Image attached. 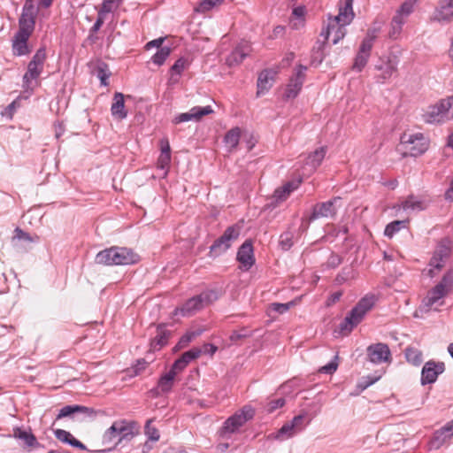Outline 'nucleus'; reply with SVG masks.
<instances>
[{"instance_id":"obj_1","label":"nucleus","mask_w":453,"mask_h":453,"mask_svg":"<svg viewBox=\"0 0 453 453\" xmlns=\"http://www.w3.org/2000/svg\"><path fill=\"white\" fill-rule=\"evenodd\" d=\"M138 434L139 426L137 423L126 419L116 420L103 434L102 444L104 449L98 451L109 452L123 441H128Z\"/></svg>"},{"instance_id":"obj_2","label":"nucleus","mask_w":453,"mask_h":453,"mask_svg":"<svg viewBox=\"0 0 453 453\" xmlns=\"http://www.w3.org/2000/svg\"><path fill=\"white\" fill-rule=\"evenodd\" d=\"M353 0H346L340 5L338 15L329 18L326 30L325 32V39L332 38L334 44L338 43L346 35V26L354 19L352 9Z\"/></svg>"},{"instance_id":"obj_3","label":"nucleus","mask_w":453,"mask_h":453,"mask_svg":"<svg viewBox=\"0 0 453 453\" xmlns=\"http://www.w3.org/2000/svg\"><path fill=\"white\" fill-rule=\"evenodd\" d=\"M139 255L127 247L112 246L99 251L95 262L102 265H127L139 261Z\"/></svg>"},{"instance_id":"obj_4","label":"nucleus","mask_w":453,"mask_h":453,"mask_svg":"<svg viewBox=\"0 0 453 453\" xmlns=\"http://www.w3.org/2000/svg\"><path fill=\"white\" fill-rule=\"evenodd\" d=\"M451 293H453V269L448 270L441 280L428 291L423 304L428 309L441 306L444 303L443 298Z\"/></svg>"},{"instance_id":"obj_5","label":"nucleus","mask_w":453,"mask_h":453,"mask_svg":"<svg viewBox=\"0 0 453 453\" xmlns=\"http://www.w3.org/2000/svg\"><path fill=\"white\" fill-rule=\"evenodd\" d=\"M376 298L373 295L365 296L351 309L339 326L341 332L350 333L374 306Z\"/></svg>"},{"instance_id":"obj_6","label":"nucleus","mask_w":453,"mask_h":453,"mask_svg":"<svg viewBox=\"0 0 453 453\" xmlns=\"http://www.w3.org/2000/svg\"><path fill=\"white\" fill-rule=\"evenodd\" d=\"M219 299V292L208 289L201 294L188 299L180 307L175 308L173 314L182 317H190L205 306Z\"/></svg>"},{"instance_id":"obj_7","label":"nucleus","mask_w":453,"mask_h":453,"mask_svg":"<svg viewBox=\"0 0 453 453\" xmlns=\"http://www.w3.org/2000/svg\"><path fill=\"white\" fill-rule=\"evenodd\" d=\"M46 59V51L43 48L39 49L27 65V70L23 75V88L27 92L32 93L34 89L40 86L39 77L43 71Z\"/></svg>"},{"instance_id":"obj_8","label":"nucleus","mask_w":453,"mask_h":453,"mask_svg":"<svg viewBox=\"0 0 453 453\" xmlns=\"http://www.w3.org/2000/svg\"><path fill=\"white\" fill-rule=\"evenodd\" d=\"M254 415L255 411L251 406H243L225 420L219 429L220 436L225 439H229L232 434L238 433L246 422L252 419Z\"/></svg>"},{"instance_id":"obj_9","label":"nucleus","mask_w":453,"mask_h":453,"mask_svg":"<svg viewBox=\"0 0 453 453\" xmlns=\"http://www.w3.org/2000/svg\"><path fill=\"white\" fill-rule=\"evenodd\" d=\"M429 142L422 133L404 132L400 140V149L403 156L418 157L428 149Z\"/></svg>"},{"instance_id":"obj_10","label":"nucleus","mask_w":453,"mask_h":453,"mask_svg":"<svg viewBox=\"0 0 453 453\" xmlns=\"http://www.w3.org/2000/svg\"><path fill=\"white\" fill-rule=\"evenodd\" d=\"M423 119L430 124H441L452 119L453 96H448L430 105L423 114Z\"/></svg>"},{"instance_id":"obj_11","label":"nucleus","mask_w":453,"mask_h":453,"mask_svg":"<svg viewBox=\"0 0 453 453\" xmlns=\"http://www.w3.org/2000/svg\"><path fill=\"white\" fill-rule=\"evenodd\" d=\"M379 29L371 28L368 29L365 37L361 42L359 50L355 58L352 69L357 72H361L366 65L368 59L371 56V51L373 46Z\"/></svg>"},{"instance_id":"obj_12","label":"nucleus","mask_w":453,"mask_h":453,"mask_svg":"<svg viewBox=\"0 0 453 453\" xmlns=\"http://www.w3.org/2000/svg\"><path fill=\"white\" fill-rule=\"evenodd\" d=\"M240 235V228L235 226H228L223 234L214 241L210 247V255L211 257H218L226 251L231 246L232 242Z\"/></svg>"},{"instance_id":"obj_13","label":"nucleus","mask_w":453,"mask_h":453,"mask_svg":"<svg viewBox=\"0 0 453 453\" xmlns=\"http://www.w3.org/2000/svg\"><path fill=\"white\" fill-rule=\"evenodd\" d=\"M37 12V8L34 4H31V1H26L22 9L21 16L19 19L18 32L32 35L35 29Z\"/></svg>"},{"instance_id":"obj_14","label":"nucleus","mask_w":453,"mask_h":453,"mask_svg":"<svg viewBox=\"0 0 453 453\" xmlns=\"http://www.w3.org/2000/svg\"><path fill=\"white\" fill-rule=\"evenodd\" d=\"M398 58L395 55L390 54L386 58H381L380 63L375 65V69L380 72L378 79L380 82H384L390 79L397 71Z\"/></svg>"},{"instance_id":"obj_15","label":"nucleus","mask_w":453,"mask_h":453,"mask_svg":"<svg viewBox=\"0 0 453 453\" xmlns=\"http://www.w3.org/2000/svg\"><path fill=\"white\" fill-rule=\"evenodd\" d=\"M305 71L306 67L303 65H299L295 70L285 89L284 96L286 98H295L299 94L305 79Z\"/></svg>"},{"instance_id":"obj_16","label":"nucleus","mask_w":453,"mask_h":453,"mask_svg":"<svg viewBox=\"0 0 453 453\" xmlns=\"http://www.w3.org/2000/svg\"><path fill=\"white\" fill-rule=\"evenodd\" d=\"M445 370L444 363L428 361L426 362L421 371V384L426 385L435 382L438 376Z\"/></svg>"},{"instance_id":"obj_17","label":"nucleus","mask_w":453,"mask_h":453,"mask_svg":"<svg viewBox=\"0 0 453 453\" xmlns=\"http://www.w3.org/2000/svg\"><path fill=\"white\" fill-rule=\"evenodd\" d=\"M366 351L369 360L373 364H381L391 359V351L386 343L371 344Z\"/></svg>"},{"instance_id":"obj_18","label":"nucleus","mask_w":453,"mask_h":453,"mask_svg":"<svg viewBox=\"0 0 453 453\" xmlns=\"http://www.w3.org/2000/svg\"><path fill=\"white\" fill-rule=\"evenodd\" d=\"M213 112L211 106H195L188 112L180 113L177 115L173 119V123L177 125L182 122L188 121H199L203 116L209 115Z\"/></svg>"},{"instance_id":"obj_19","label":"nucleus","mask_w":453,"mask_h":453,"mask_svg":"<svg viewBox=\"0 0 453 453\" xmlns=\"http://www.w3.org/2000/svg\"><path fill=\"white\" fill-rule=\"evenodd\" d=\"M237 260L242 265V268L249 270L255 263L253 246L250 241L242 244L237 251Z\"/></svg>"},{"instance_id":"obj_20","label":"nucleus","mask_w":453,"mask_h":453,"mask_svg":"<svg viewBox=\"0 0 453 453\" xmlns=\"http://www.w3.org/2000/svg\"><path fill=\"white\" fill-rule=\"evenodd\" d=\"M250 45L247 42H242L238 44L234 50L226 58V64L228 66H234L240 65L243 59L250 54Z\"/></svg>"},{"instance_id":"obj_21","label":"nucleus","mask_w":453,"mask_h":453,"mask_svg":"<svg viewBox=\"0 0 453 453\" xmlns=\"http://www.w3.org/2000/svg\"><path fill=\"white\" fill-rule=\"evenodd\" d=\"M326 153V147H320L310 154L305 162L304 170L307 173H303V175H310L314 173L317 168L321 165Z\"/></svg>"},{"instance_id":"obj_22","label":"nucleus","mask_w":453,"mask_h":453,"mask_svg":"<svg viewBox=\"0 0 453 453\" xmlns=\"http://www.w3.org/2000/svg\"><path fill=\"white\" fill-rule=\"evenodd\" d=\"M453 436V428L449 422L434 433L430 441V446L438 449Z\"/></svg>"},{"instance_id":"obj_23","label":"nucleus","mask_w":453,"mask_h":453,"mask_svg":"<svg viewBox=\"0 0 453 453\" xmlns=\"http://www.w3.org/2000/svg\"><path fill=\"white\" fill-rule=\"evenodd\" d=\"M95 411L92 408H88L83 405H65L60 409L57 415V419H61L66 417H73L76 414H81L85 417H94Z\"/></svg>"},{"instance_id":"obj_24","label":"nucleus","mask_w":453,"mask_h":453,"mask_svg":"<svg viewBox=\"0 0 453 453\" xmlns=\"http://www.w3.org/2000/svg\"><path fill=\"white\" fill-rule=\"evenodd\" d=\"M335 214V206L332 200L318 203L314 205L310 220H314L322 217H333Z\"/></svg>"},{"instance_id":"obj_25","label":"nucleus","mask_w":453,"mask_h":453,"mask_svg":"<svg viewBox=\"0 0 453 453\" xmlns=\"http://www.w3.org/2000/svg\"><path fill=\"white\" fill-rule=\"evenodd\" d=\"M434 19L440 22H449L453 19V0H441L435 10Z\"/></svg>"},{"instance_id":"obj_26","label":"nucleus","mask_w":453,"mask_h":453,"mask_svg":"<svg viewBox=\"0 0 453 453\" xmlns=\"http://www.w3.org/2000/svg\"><path fill=\"white\" fill-rule=\"evenodd\" d=\"M144 434L147 436V441L143 443V453H147L152 449V444L157 442L160 438L159 430L153 426V420L149 419L146 421L143 427Z\"/></svg>"},{"instance_id":"obj_27","label":"nucleus","mask_w":453,"mask_h":453,"mask_svg":"<svg viewBox=\"0 0 453 453\" xmlns=\"http://www.w3.org/2000/svg\"><path fill=\"white\" fill-rule=\"evenodd\" d=\"M111 113L115 119L121 120L127 118V112L125 109V100L122 93L116 92L114 94L111 106Z\"/></svg>"},{"instance_id":"obj_28","label":"nucleus","mask_w":453,"mask_h":453,"mask_svg":"<svg viewBox=\"0 0 453 453\" xmlns=\"http://www.w3.org/2000/svg\"><path fill=\"white\" fill-rule=\"evenodd\" d=\"M31 35L17 32L12 41V50L17 56H24L29 53L27 41Z\"/></svg>"},{"instance_id":"obj_29","label":"nucleus","mask_w":453,"mask_h":453,"mask_svg":"<svg viewBox=\"0 0 453 453\" xmlns=\"http://www.w3.org/2000/svg\"><path fill=\"white\" fill-rule=\"evenodd\" d=\"M160 155L157 158V165L162 170L169 167L171 163V149L167 139H162L159 142Z\"/></svg>"},{"instance_id":"obj_30","label":"nucleus","mask_w":453,"mask_h":453,"mask_svg":"<svg viewBox=\"0 0 453 453\" xmlns=\"http://www.w3.org/2000/svg\"><path fill=\"white\" fill-rule=\"evenodd\" d=\"M274 73L272 71L265 70L259 73L257 79V95L267 92L273 85Z\"/></svg>"},{"instance_id":"obj_31","label":"nucleus","mask_w":453,"mask_h":453,"mask_svg":"<svg viewBox=\"0 0 453 453\" xmlns=\"http://www.w3.org/2000/svg\"><path fill=\"white\" fill-rule=\"evenodd\" d=\"M13 437L22 440L27 447L40 448L42 445L38 442L36 437L30 432L16 427L13 429Z\"/></svg>"},{"instance_id":"obj_32","label":"nucleus","mask_w":453,"mask_h":453,"mask_svg":"<svg viewBox=\"0 0 453 453\" xmlns=\"http://www.w3.org/2000/svg\"><path fill=\"white\" fill-rule=\"evenodd\" d=\"M188 59L184 58H180L178 60H176V62L173 64V65L170 68L169 71V83H178L180 81V76L181 75L182 72L188 68Z\"/></svg>"},{"instance_id":"obj_33","label":"nucleus","mask_w":453,"mask_h":453,"mask_svg":"<svg viewBox=\"0 0 453 453\" xmlns=\"http://www.w3.org/2000/svg\"><path fill=\"white\" fill-rule=\"evenodd\" d=\"M427 207L426 200H403L398 207L395 206L396 211L403 210L408 214L415 211H420Z\"/></svg>"},{"instance_id":"obj_34","label":"nucleus","mask_w":453,"mask_h":453,"mask_svg":"<svg viewBox=\"0 0 453 453\" xmlns=\"http://www.w3.org/2000/svg\"><path fill=\"white\" fill-rule=\"evenodd\" d=\"M301 179H294L290 181L286 182L280 188L274 191L273 198H284L290 196L291 192L296 190L300 185Z\"/></svg>"},{"instance_id":"obj_35","label":"nucleus","mask_w":453,"mask_h":453,"mask_svg":"<svg viewBox=\"0 0 453 453\" xmlns=\"http://www.w3.org/2000/svg\"><path fill=\"white\" fill-rule=\"evenodd\" d=\"M405 21L401 19L399 16H395L392 18V20L389 24V28L388 32V35L392 40H397L400 38L403 26L404 25Z\"/></svg>"},{"instance_id":"obj_36","label":"nucleus","mask_w":453,"mask_h":453,"mask_svg":"<svg viewBox=\"0 0 453 453\" xmlns=\"http://www.w3.org/2000/svg\"><path fill=\"white\" fill-rule=\"evenodd\" d=\"M306 10L303 6H297L293 9L290 17V24L293 28L298 29L303 26Z\"/></svg>"},{"instance_id":"obj_37","label":"nucleus","mask_w":453,"mask_h":453,"mask_svg":"<svg viewBox=\"0 0 453 453\" xmlns=\"http://www.w3.org/2000/svg\"><path fill=\"white\" fill-rule=\"evenodd\" d=\"M241 128L234 127L226 134L224 142L231 150L237 148L241 137Z\"/></svg>"},{"instance_id":"obj_38","label":"nucleus","mask_w":453,"mask_h":453,"mask_svg":"<svg viewBox=\"0 0 453 453\" xmlns=\"http://www.w3.org/2000/svg\"><path fill=\"white\" fill-rule=\"evenodd\" d=\"M175 375L173 372L168 371L165 374L161 376L157 382V389L161 393H168L171 391L173 386Z\"/></svg>"},{"instance_id":"obj_39","label":"nucleus","mask_w":453,"mask_h":453,"mask_svg":"<svg viewBox=\"0 0 453 453\" xmlns=\"http://www.w3.org/2000/svg\"><path fill=\"white\" fill-rule=\"evenodd\" d=\"M450 253V242L448 239H443L438 243L433 257H435L439 259L447 260L449 257Z\"/></svg>"},{"instance_id":"obj_40","label":"nucleus","mask_w":453,"mask_h":453,"mask_svg":"<svg viewBox=\"0 0 453 453\" xmlns=\"http://www.w3.org/2000/svg\"><path fill=\"white\" fill-rule=\"evenodd\" d=\"M408 223V219L392 221L386 226L384 234L388 238H392L401 229L406 228Z\"/></svg>"},{"instance_id":"obj_41","label":"nucleus","mask_w":453,"mask_h":453,"mask_svg":"<svg viewBox=\"0 0 453 453\" xmlns=\"http://www.w3.org/2000/svg\"><path fill=\"white\" fill-rule=\"evenodd\" d=\"M417 2L418 0H405L396 11L395 16H399L401 19L406 22L407 18L413 12Z\"/></svg>"},{"instance_id":"obj_42","label":"nucleus","mask_w":453,"mask_h":453,"mask_svg":"<svg viewBox=\"0 0 453 453\" xmlns=\"http://www.w3.org/2000/svg\"><path fill=\"white\" fill-rule=\"evenodd\" d=\"M405 357L407 361L414 365H419L422 361V352L413 347H408L405 349Z\"/></svg>"},{"instance_id":"obj_43","label":"nucleus","mask_w":453,"mask_h":453,"mask_svg":"<svg viewBox=\"0 0 453 453\" xmlns=\"http://www.w3.org/2000/svg\"><path fill=\"white\" fill-rule=\"evenodd\" d=\"M96 76L100 80L102 86H107L108 79L111 76V72L106 64L100 62L96 69Z\"/></svg>"},{"instance_id":"obj_44","label":"nucleus","mask_w":453,"mask_h":453,"mask_svg":"<svg viewBox=\"0 0 453 453\" xmlns=\"http://www.w3.org/2000/svg\"><path fill=\"white\" fill-rule=\"evenodd\" d=\"M170 333L166 330H160L157 335L153 339L151 342L152 349H160L162 347L167 344Z\"/></svg>"},{"instance_id":"obj_45","label":"nucleus","mask_w":453,"mask_h":453,"mask_svg":"<svg viewBox=\"0 0 453 453\" xmlns=\"http://www.w3.org/2000/svg\"><path fill=\"white\" fill-rule=\"evenodd\" d=\"M293 238L294 234L292 232L287 231L280 234L279 245L282 250H288L293 246Z\"/></svg>"},{"instance_id":"obj_46","label":"nucleus","mask_w":453,"mask_h":453,"mask_svg":"<svg viewBox=\"0 0 453 453\" xmlns=\"http://www.w3.org/2000/svg\"><path fill=\"white\" fill-rule=\"evenodd\" d=\"M171 53V50L168 47L160 48L156 54H154L151 58V61L157 65H161L165 63L166 58L169 57Z\"/></svg>"},{"instance_id":"obj_47","label":"nucleus","mask_w":453,"mask_h":453,"mask_svg":"<svg viewBox=\"0 0 453 453\" xmlns=\"http://www.w3.org/2000/svg\"><path fill=\"white\" fill-rule=\"evenodd\" d=\"M200 334V332H188L184 335L180 337L179 340L177 345L175 346L176 349H184L186 348L196 337H197Z\"/></svg>"},{"instance_id":"obj_48","label":"nucleus","mask_w":453,"mask_h":453,"mask_svg":"<svg viewBox=\"0 0 453 453\" xmlns=\"http://www.w3.org/2000/svg\"><path fill=\"white\" fill-rule=\"evenodd\" d=\"M202 354V349L199 348H193L184 352L180 357L184 363L188 365L191 361L198 358Z\"/></svg>"},{"instance_id":"obj_49","label":"nucleus","mask_w":453,"mask_h":453,"mask_svg":"<svg viewBox=\"0 0 453 453\" xmlns=\"http://www.w3.org/2000/svg\"><path fill=\"white\" fill-rule=\"evenodd\" d=\"M221 3V0H203L197 7H196V11L198 12H206L212 8L219 6Z\"/></svg>"},{"instance_id":"obj_50","label":"nucleus","mask_w":453,"mask_h":453,"mask_svg":"<svg viewBox=\"0 0 453 453\" xmlns=\"http://www.w3.org/2000/svg\"><path fill=\"white\" fill-rule=\"evenodd\" d=\"M297 432L294 428V425H291L290 422L284 424L281 428L278 431V437H281L284 439L290 438Z\"/></svg>"},{"instance_id":"obj_51","label":"nucleus","mask_w":453,"mask_h":453,"mask_svg":"<svg viewBox=\"0 0 453 453\" xmlns=\"http://www.w3.org/2000/svg\"><path fill=\"white\" fill-rule=\"evenodd\" d=\"M121 3L122 0H104L100 10L104 12L110 13L116 11Z\"/></svg>"},{"instance_id":"obj_52","label":"nucleus","mask_w":453,"mask_h":453,"mask_svg":"<svg viewBox=\"0 0 453 453\" xmlns=\"http://www.w3.org/2000/svg\"><path fill=\"white\" fill-rule=\"evenodd\" d=\"M446 261L447 260L439 259L435 257H432L429 262V266H431L428 272L429 276L434 277L436 274L434 273V270L440 271L445 265Z\"/></svg>"},{"instance_id":"obj_53","label":"nucleus","mask_w":453,"mask_h":453,"mask_svg":"<svg viewBox=\"0 0 453 453\" xmlns=\"http://www.w3.org/2000/svg\"><path fill=\"white\" fill-rule=\"evenodd\" d=\"M285 403H286V401H285V398H283V397L273 399L268 402V403L265 407L266 411L268 413H272V412L275 411L277 409L283 407L285 405Z\"/></svg>"},{"instance_id":"obj_54","label":"nucleus","mask_w":453,"mask_h":453,"mask_svg":"<svg viewBox=\"0 0 453 453\" xmlns=\"http://www.w3.org/2000/svg\"><path fill=\"white\" fill-rule=\"evenodd\" d=\"M380 378V376H366V377H364L362 379V380L360 382H358L357 384V388L359 389V391H364L365 389H366L368 387L372 386V384H374L377 380H379Z\"/></svg>"},{"instance_id":"obj_55","label":"nucleus","mask_w":453,"mask_h":453,"mask_svg":"<svg viewBox=\"0 0 453 453\" xmlns=\"http://www.w3.org/2000/svg\"><path fill=\"white\" fill-rule=\"evenodd\" d=\"M107 14L108 13L104 12L102 10L98 11L96 20V22L94 23V25L92 26V27L90 29L91 33H96L101 28V27L104 23V20H105V18H106Z\"/></svg>"},{"instance_id":"obj_56","label":"nucleus","mask_w":453,"mask_h":453,"mask_svg":"<svg viewBox=\"0 0 453 453\" xmlns=\"http://www.w3.org/2000/svg\"><path fill=\"white\" fill-rule=\"evenodd\" d=\"M306 414L302 413L297 416H295L293 419L290 421L291 425H294V428L296 430V432H300L303 429L304 424L303 420L305 418Z\"/></svg>"},{"instance_id":"obj_57","label":"nucleus","mask_w":453,"mask_h":453,"mask_svg":"<svg viewBox=\"0 0 453 453\" xmlns=\"http://www.w3.org/2000/svg\"><path fill=\"white\" fill-rule=\"evenodd\" d=\"M54 435L58 440L65 443H69L70 439L73 436L71 433L64 429H56L54 431Z\"/></svg>"},{"instance_id":"obj_58","label":"nucleus","mask_w":453,"mask_h":453,"mask_svg":"<svg viewBox=\"0 0 453 453\" xmlns=\"http://www.w3.org/2000/svg\"><path fill=\"white\" fill-rule=\"evenodd\" d=\"M187 365H188L184 363V361H182L180 357H179L177 360L174 361L169 371L173 372V374L176 376L177 373L182 372Z\"/></svg>"},{"instance_id":"obj_59","label":"nucleus","mask_w":453,"mask_h":453,"mask_svg":"<svg viewBox=\"0 0 453 453\" xmlns=\"http://www.w3.org/2000/svg\"><path fill=\"white\" fill-rule=\"evenodd\" d=\"M337 367L338 364L334 360H333L329 362L327 365L322 366L319 369V372L326 374H332L336 371Z\"/></svg>"},{"instance_id":"obj_60","label":"nucleus","mask_w":453,"mask_h":453,"mask_svg":"<svg viewBox=\"0 0 453 453\" xmlns=\"http://www.w3.org/2000/svg\"><path fill=\"white\" fill-rule=\"evenodd\" d=\"M290 303H272V310L278 312V313H284L289 309Z\"/></svg>"},{"instance_id":"obj_61","label":"nucleus","mask_w":453,"mask_h":453,"mask_svg":"<svg viewBox=\"0 0 453 453\" xmlns=\"http://www.w3.org/2000/svg\"><path fill=\"white\" fill-rule=\"evenodd\" d=\"M342 296V291L334 292L333 294H331L328 296V298L326 300V305L331 306V305L334 304L341 299Z\"/></svg>"},{"instance_id":"obj_62","label":"nucleus","mask_w":453,"mask_h":453,"mask_svg":"<svg viewBox=\"0 0 453 453\" xmlns=\"http://www.w3.org/2000/svg\"><path fill=\"white\" fill-rule=\"evenodd\" d=\"M342 263V258L339 255L332 253L328 258L327 264L331 267H337Z\"/></svg>"},{"instance_id":"obj_63","label":"nucleus","mask_w":453,"mask_h":453,"mask_svg":"<svg viewBox=\"0 0 453 453\" xmlns=\"http://www.w3.org/2000/svg\"><path fill=\"white\" fill-rule=\"evenodd\" d=\"M15 237H17L19 240H25L28 242H33V238L29 235V234L24 232L23 230L19 228L15 229Z\"/></svg>"},{"instance_id":"obj_64","label":"nucleus","mask_w":453,"mask_h":453,"mask_svg":"<svg viewBox=\"0 0 453 453\" xmlns=\"http://www.w3.org/2000/svg\"><path fill=\"white\" fill-rule=\"evenodd\" d=\"M217 349L218 348L215 345L211 343H205L203 346L202 353H208L212 356L217 351Z\"/></svg>"}]
</instances>
